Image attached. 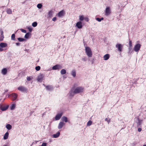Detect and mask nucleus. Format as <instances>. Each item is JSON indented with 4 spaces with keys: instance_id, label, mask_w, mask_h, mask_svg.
<instances>
[{
    "instance_id": "f257e3e1",
    "label": "nucleus",
    "mask_w": 146,
    "mask_h": 146,
    "mask_svg": "<svg viewBox=\"0 0 146 146\" xmlns=\"http://www.w3.org/2000/svg\"><path fill=\"white\" fill-rule=\"evenodd\" d=\"M84 88L82 86H79L76 88L73 91L74 94H77L83 92Z\"/></svg>"
},
{
    "instance_id": "f03ea898",
    "label": "nucleus",
    "mask_w": 146,
    "mask_h": 146,
    "mask_svg": "<svg viewBox=\"0 0 146 146\" xmlns=\"http://www.w3.org/2000/svg\"><path fill=\"white\" fill-rule=\"evenodd\" d=\"M85 51L88 57H90L92 56V52L91 49L89 47H85Z\"/></svg>"
},
{
    "instance_id": "7ed1b4c3",
    "label": "nucleus",
    "mask_w": 146,
    "mask_h": 146,
    "mask_svg": "<svg viewBox=\"0 0 146 146\" xmlns=\"http://www.w3.org/2000/svg\"><path fill=\"white\" fill-rule=\"evenodd\" d=\"M105 15L106 16L110 15L111 13V11L110 7H106V9L104 11Z\"/></svg>"
},
{
    "instance_id": "20e7f679",
    "label": "nucleus",
    "mask_w": 146,
    "mask_h": 146,
    "mask_svg": "<svg viewBox=\"0 0 146 146\" xmlns=\"http://www.w3.org/2000/svg\"><path fill=\"white\" fill-rule=\"evenodd\" d=\"M141 46V45L140 44H137L134 46L133 50L135 52H138Z\"/></svg>"
},
{
    "instance_id": "39448f33",
    "label": "nucleus",
    "mask_w": 146,
    "mask_h": 146,
    "mask_svg": "<svg viewBox=\"0 0 146 146\" xmlns=\"http://www.w3.org/2000/svg\"><path fill=\"white\" fill-rule=\"evenodd\" d=\"M7 44L6 43L1 42L0 43V52H2L4 50L3 48L7 47Z\"/></svg>"
},
{
    "instance_id": "423d86ee",
    "label": "nucleus",
    "mask_w": 146,
    "mask_h": 146,
    "mask_svg": "<svg viewBox=\"0 0 146 146\" xmlns=\"http://www.w3.org/2000/svg\"><path fill=\"white\" fill-rule=\"evenodd\" d=\"M18 89L20 91L27 93V90L25 87L23 86H20L18 88Z\"/></svg>"
},
{
    "instance_id": "0eeeda50",
    "label": "nucleus",
    "mask_w": 146,
    "mask_h": 146,
    "mask_svg": "<svg viewBox=\"0 0 146 146\" xmlns=\"http://www.w3.org/2000/svg\"><path fill=\"white\" fill-rule=\"evenodd\" d=\"M116 47L118 49V51L121 52H122L123 48V45L120 44H117L116 45Z\"/></svg>"
},
{
    "instance_id": "6e6552de",
    "label": "nucleus",
    "mask_w": 146,
    "mask_h": 146,
    "mask_svg": "<svg viewBox=\"0 0 146 146\" xmlns=\"http://www.w3.org/2000/svg\"><path fill=\"white\" fill-rule=\"evenodd\" d=\"M10 96L12 97V100L14 101L17 99L18 95L17 94L14 93L11 94Z\"/></svg>"
},
{
    "instance_id": "1a4fd4ad",
    "label": "nucleus",
    "mask_w": 146,
    "mask_h": 146,
    "mask_svg": "<svg viewBox=\"0 0 146 146\" xmlns=\"http://www.w3.org/2000/svg\"><path fill=\"white\" fill-rule=\"evenodd\" d=\"M65 12L64 10H62L60 11L57 14V16L59 17H61L64 15Z\"/></svg>"
},
{
    "instance_id": "9d476101",
    "label": "nucleus",
    "mask_w": 146,
    "mask_h": 146,
    "mask_svg": "<svg viewBox=\"0 0 146 146\" xmlns=\"http://www.w3.org/2000/svg\"><path fill=\"white\" fill-rule=\"evenodd\" d=\"M44 77V75L43 74H40L38 77L37 80L39 82H41L43 80Z\"/></svg>"
},
{
    "instance_id": "9b49d317",
    "label": "nucleus",
    "mask_w": 146,
    "mask_h": 146,
    "mask_svg": "<svg viewBox=\"0 0 146 146\" xmlns=\"http://www.w3.org/2000/svg\"><path fill=\"white\" fill-rule=\"evenodd\" d=\"M76 26L78 29L82 28V22L80 21L78 22L76 24Z\"/></svg>"
},
{
    "instance_id": "f8f14e48",
    "label": "nucleus",
    "mask_w": 146,
    "mask_h": 146,
    "mask_svg": "<svg viewBox=\"0 0 146 146\" xmlns=\"http://www.w3.org/2000/svg\"><path fill=\"white\" fill-rule=\"evenodd\" d=\"M62 115V113L58 114L55 117L56 120H59Z\"/></svg>"
},
{
    "instance_id": "ddd939ff",
    "label": "nucleus",
    "mask_w": 146,
    "mask_h": 146,
    "mask_svg": "<svg viewBox=\"0 0 146 146\" xmlns=\"http://www.w3.org/2000/svg\"><path fill=\"white\" fill-rule=\"evenodd\" d=\"M65 125V123L63 122H60L58 124V128L60 129L62 128V127Z\"/></svg>"
},
{
    "instance_id": "4468645a",
    "label": "nucleus",
    "mask_w": 146,
    "mask_h": 146,
    "mask_svg": "<svg viewBox=\"0 0 146 146\" xmlns=\"http://www.w3.org/2000/svg\"><path fill=\"white\" fill-rule=\"evenodd\" d=\"M7 73V70L6 68H4L2 70L1 73L3 75H6Z\"/></svg>"
},
{
    "instance_id": "2eb2a0df",
    "label": "nucleus",
    "mask_w": 146,
    "mask_h": 146,
    "mask_svg": "<svg viewBox=\"0 0 146 146\" xmlns=\"http://www.w3.org/2000/svg\"><path fill=\"white\" fill-rule=\"evenodd\" d=\"M110 57V55L109 54H107L104 56V60H106L108 59Z\"/></svg>"
},
{
    "instance_id": "dca6fc26",
    "label": "nucleus",
    "mask_w": 146,
    "mask_h": 146,
    "mask_svg": "<svg viewBox=\"0 0 146 146\" xmlns=\"http://www.w3.org/2000/svg\"><path fill=\"white\" fill-rule=\"evenodd\" d=\"M4 38L3 35V32L2 31H1V36L0 37V41H1L3 40V38Z\"/></svg>"
},
{
    "instance_id": "f3484780",
    "label": "nucleus",
    "mask_w": 146,
    "mask_h": 146,
    "mask_svg": "<svg viewBox=\"0 0 146 146\" xmlns=\"http://www.w3.org/2000/svg\"><path fill=\"white\" fill-rule=\"evenodd\" d=\"M9 136V133L7 132L5 134L4 136V139H6L8 138Z\"/></svg>"
},
{
    "instance_id": "a211bd4d",
    "label": "nucleus",
    "mask_w": 146,
    "mask_h": 146,
    "mask_svg": "<svg viewBox=\"0 0 146 146\" xmlns=\"http://www.w3.org/2000/svg\"><path fill=\"white\" fill-rule=\"evenodd\" d=\"M71 74L74 77H75L76 75V71L74 70H72L71 72Z\"/></svg>"
},
{
    "instance_id": "6ab92c4d",
    "label": "nucleus",
    "mask_w": 146,
    "mask_h": 146,
    "mask_svg": "<svg viewBox=\"0 0 146 146\" xmlns=\"http://www.w3.org/2000/svg\"><path fill=\"white\" fill-rule=\"evenodd\" d=\"M62 120L66 122L68 121L67 118L65 116H63L62 118Z\"/></svg>"
},
{
    "instance_id": "aec40b11",
    "label": "nucleus",
    "mask_w": 146,
    "mask_h": 146,
    "mask_svg": "<svg viewBox=\"0 0 146 146\" xmlns=\"http://www.w3.org/2000/svg\"><path fill=\"white\" fill-rule=\"evenodd\" d=\"M60 133L59 132H57L56 134H54L53 137L54 138H57L59 136Z\"/></svg>"
},
{
    "instance_id": "412c9836",
    "label": "nucleus",
    "mask_w": 146,
    "mask_h": 146,
    "mask_svg": "<svg viewBox=\"0 0 146 146\" xmlns=\"http://www.w3.org/2000/svg\"><path fill=\"white\" fill-rule=\"evenodd\" d=\"M8 108V106H6L5 107H1V110L2 111H5V110H6Z\"/></svg>"
},
{
    "instance_id": "4be33fe9",
    "label": "nucleus",
    "mask_w": 146,
    "mask_h": 146,
    "mask_svg": "<svg viewBox=\"0 0 146 146\" xmlns=\"http://www.w3.org/2000/svg\"><path fill=\"white\" fill-rule=\"evenodd\" d=\"M6 12L8 14H11L12 13V10L10 9H7L6 10Z\"/></svg>"
},
{
    "instance_id": "5701e85b",
    "label": "nucleus",
    "mask_w": 146,
    "mask_h": 146,
    "mask_svg": "<svg viewBox=\"0 0 146 146\" xmlns=\"http://www.w3.org/2000/svg\"><path fill=\"white\" fill-rule=\"evenodd\" d=\"M6 127L8 130L11 129L12 128L11 126L9 124H7L6 126Z\"/></svg>"
},
{
    "instance_id": "b1692460",
    "label": "nucleus",
    "mask_w": 146,
    "mask_h": 146,
    "mask_svg": "<svg viewBox=\"0 0 146 146\" xmlns=\"http://www.w3.org/2000/svg\"><path fill=\"white\" fill-rule=\"evenodd\" d=\"M52 11H50L48 13V16L49 17H51L52 16Z\"/></svg>"
},
{
    "instance_id": "393cba45",
    "label": "nucleus",
    "mask_w": 146,
    "mask_h": 146,
    "mask_svg": "<svg viewBox=\"0 0 146 146\" xmlns=\"http://www.w3.org/2000/svg\"><path fill=\"white\" fill-rule=\"evenodd\" d=\"M66 73V70L64 69H63L60 71V73L62 74H64Z\"/></svg>"
},
{
    "instance_id": "a878e982",
    "label": "nucleus",
    "mask_w": 146,
    "mask_h": 146,
    "mask_svg": "<svg viewBox=\"0 0 146 146\" xmlns=\"http://www.w3.org/2000/svg\"><path fill=\"white\" fill-rule=\"evenodd\" d=\"M11 39L12 40H15V35L14 34H13L11 36Z\"/></svg>"
},
{
    "instance_id": "bb28decb",
    "label": "nucleus",
    "mask_w": 146,
    "mask_h": 146,
    "mask_svg": "<svg viewBox=\"0 0 146 146\" xmlns=\"http://www.w3.org/2000/svg\"><path fill=\"white\" fill-rule=\"evenodd\" d=\"M18 40H19V41L20 42H22L25 40V39L21 38H18Z\"/></svg>"
},
{
    "instance_id": "cd10ccee",
    "label": "nucleus",
    "mask_w": 146,
    "mask_h": 146,
    "mask_svg": "<svg viewBox=\"0 0 146 146\" xmlns=\"http://www.w3.org/2000/svg\"><path fill=\"white\" fill-rule=\"evenodd\" d=\"M92 122L90 120V121H88L87 123V125L88 126H90V125H91V124H92Z\"/></svg>"
},
{
    "instance_id": "c85d7f7f",
    "label": "nucleus",
    "mask_w": 146,
    "mask_h": 146,
    "mask_svg": "<svg viewBox=\"0 0 146 146\" xmlns=\"http://www.w3.org/2000/svg\"><path fill=\"white\" fill-rule=\"evenodd\" d=\"M129 48H131L132 46V41L130 40L129 41Z\"/></svg>"
},
{
    "instance_id": "c756f323",
    "label": "nucleus",
    "mask_w": 146,
    "mask_h": 146,
    "mask_svg": "<svg viewBox=\"0 0 146 146\" xmlns=\"http://www.w3.org/2000/svg\"><path fill=\"white\" fill-rule=\"evenodd\" d=\"M15 107V104H13L11 107V110H14Z\"/></svg>"
},
{
    "instance_id": "7c9ffc66",
    "label": "nucleus",
    "mask_w": 146,
    "mask_h": 146,
    "mask_svg": "<svg viewBox=\"0 0 146 146\" xmlns=\"http://www.w3.org/2000/svg\"><path fill=\"white\" fill-rule=\"evenodd\" d=\"M29 36V33H27L26 34L25 36V38H28Z\"/></svg>"
},
{
    "instance_id": "2f4dec72",
    "label": "nucleus",
    "mask_w": 146,
    "mask_h": 146,
    "mask_svg": "<svg viewBox=\"0 0 146 146\" xmlns=\"http://www.w3.org/2000/svg\"><path fill=\"white\" fill-rule=\"evenodd\" d=\"M37 23L36 22H35L32 23V25L33 27H35L37 26Z\"/></svg>"
},
{
    "instance_id": "473e14b6",
    "label": "nucleus",
    "mask_w": 146,
    "mask_h": 146,
    "mask_svg": "<svg viewBox=\"0 0 146 146\" xmlns=\"http://www.w3.org/2000/svg\"><path fill=\"white\" fill-rule=\"evenodd\" d=\"M42 5L41 3H39L37 5V7L38 9H41L42 7Z\"/></svg>"
},
{
    "instance_id": "72a5a7b5",
    "label": "nucleus",
    "mask_w": 146,
    "mask_h": 146,
    "mask_svg": "<svg viewBox=\"0 0 146 146\" xmlns=\"http://www.w3.org/2000/svg\"><path fill=\"white\" fill-rule=\"evenodd\" d=\"M35 69L36 71H38L40 70V67L39 66H38L35 67Z\"/></svg>"
},
{
    "instance_id": "f704fd0d",
    "label": "nucleus",
    "mask_w": 146,
    "mask_h": 146,
    "mask_svg": "<svg viewBox=\"0 0 146 146\" xmlns=\"http://www.w3.org/2000/svg\"><path fill=\"white\" fill-rule=\"evenodd\" d=\"M84 19V16L83 15L80 16L79 19L80 21H82Z\"/></svg>"
},
{
    "instance_id": "c9c22d12",
    "label": "nucleus",
    "mask_w": 146,
    "mask_h": 146,
    "mask_svg": "<svg viewBox=\"0 0 146 146\" xmlns=\"http://www.w3.org/2000/svg\"><path fill=\"white\" fill-rule=\"evenodd\" d=\"M57 66V65H55L54 66H53L52 67V69L54 70H58L57 66Z\"/></svg>"
},
{
    "instance_id": "e433bc0d",
    "label": "nucleus",
    "mask_w": 146,
    "mask_h": 146,
    "mask_svg": "<svg viewBox=\"0 0 146 146\" xmlns=\"http://www.w3.org/2000/svg\"><path fill=\"white\" fill-rule=\"evenodd\" d=\"M46 89L48 90H50L51 89V87L49 86H46Z\"/></svg>"
},
{
    "instance_id": "4c0bfd02",
    "label": "nucleus",
    "mask_w": 146,
    "mask_h": 146,
    "mask_svg": "<svg viewBox=\"0 0 146 146\" xmlns=\"http://www.w3.org/2000/svg\"><path fill=\"white\" fill-rule=\"evenodd\" d=\"M105 121H107L109 123L110 122V119H108L107 118H106L105 119Z\"/></svg>"
},
{
    "instance_id": "58836bf2",
    "label": "nucleus",
    "mask_w": 146,
    "mask_h": 146,
    "mask_svg": "<svg viewBox=\"0 0 146 146\" xmlns=\"http://www.w3.org/2000/svg\"><path fill=\"white\" fill-rule=\"evenodd\" d=\"M57 66H57L58 70L60 69H61L62 68V66H61L60 65L57 64Z\"/></svg>"
},
{
    "instance_id": "ea45409f",
    "label": "nucleus",
    "mask_w": 146,
    "mask_h": 146,
    "mask_svg": "<svg viewBox=\"0 0 146 146\" xmlns=\"http://www.w3.org/2000/svg\"><path fill=\"white\" fill-rule=\"evenodd\" d=\"M28 29L30 32H31L32 31V29L31 27H28Z\"/></svg>"
},
{
    "instance_id": "a19ab883",
    "label": "nucleus",
    "mask_w": 146,
    "mask_h": 146,
    "mask_svg": "<svg viewBox=\"0 0 146 146\" xmlns=\"http://www.w3.org/2000/svg\"><path fill=\"white\" fill-rule=\"evenodd\" d=\"M84 19L87 22H88L89 20V19L87 17H85L84 18Z\"/></svg>"
},
{
    "instance_id": "79ce46f5",
    "label": "nucleus",
    "mask_w": 146,
    "mask_h": 146,
    "mask_svg": "<svg viewBox=\"0 0 146 146\" xmlns=\"http://www.w3.org/2000/svg\"><path fill=\"white\" fill-rule=\"evenodd\" d=\"M96 20L98 21L99 22H100L101 21V20L100 18H96Z\"/></svg>"
},
{
    "instance_id": "37998d69",
    "label": "nucleus",
    "mask_w": 146,
    "mask_h": 146,
    "mask_svg": "<svg viewBox=\"0 0 146 146\" xmlns=\"http://www.w3.org/2000/svg\"><path fill=\"white\" fill-rule=\"evenodd\" d=\"M27 80L29 81L31 80V78L30 76H27Z\"/></svg>"
},
{
    "instance_id": "c03bdc74",
    "label": "nucleus",
    "mask_w": 146,
    "mask_h": 146,
    "mask_svg": "<svg viewBox=\"0 0 146 146\" xmlns=\"http://www.w3.org/2000/svg\"><path fill=\"white\" fill-rule=\"evenodd\" d=\"M21 31L24 33H26L27 32V31L26 30H25L23 29H22L21 30Z\"/></svg>"
},
{
    "instance_id": "a18cd8bd",
    "label": "nucleus",
    "mask_w": 146,
    "mask_h": 146,
    "mask_svg": "<svg viewBox=\"0 0 146 146\" xmlns=\"http://www.w3.org/2000/svg\"><path fill=\"white\" fill-rule=\"evenodd\" d=\"M137 126L138 127H139L140 125H141V122H140V121H139V122L138 123H137Z\"/></svg>"
},
{
    "instance_id": "49530a36",
    "label": "nucleus",
    "mask_w": 146,
    "mask_h": 146,
    "mask_svg": "<svg viewBox=\"0 0 146 146\" xmlns=\"http://www.w3.org/2000/svg\"><path fill=\"white\" fill-rule=\"evenodd\" d=\"M56 17H54L52 19V21H56Z\"/></svg>"
},
{
    "instance_id": "de8ad7c7",
    "label": "nucleus",
    "mask_w": 146,
    "mask_h": 146,
    "mask_svg": "<svg viewBox=\"0 0 146 146\" xmlns=\"http://www.w3.org/2000/svg\"><path fill=\"white\" fill-rule=\"evenodd\" d=\"M82 60L84 61H86V58H85V57H84V58H82Z\"/></svg>"
},
{
    "instance_id": "09e8293b",
    "label": "nucleus",
    "mask_w": 146,
    "mask_h": 146,
    "mask_svg": "<svg viewBox=\"0 0 146 146\" xmlns=\"http://www.w3.org/2000/svg\"><path fill=\"white\" fill-rule=\"evenodd\" d=\"M141 131V129L140 128H138V131L139 132H140Z\"/></svg>"
},
{
    "instance_id": "8fccbe9b",
    "label": "nucleus",
    "mask_w": 146,
    "mask_h": 146,
    "mask_svg": "<svg viewBox=\"0 0 146 146\" xmlns=\"http://www.w3.org/2000/svg\"><path fill=\"white\" fill-rule=\"evenodd\" d=\"M16 44L17 46H19L20 44V43L19 42H16Z\"/></svg>"
},
{
    "instance_id": "3c124183",
    "label": "nucleus",
    "mask_w": 146,
    "mask_h": 146,
    "mask_svg": "<svg viewBox=\"0 0 146 146\" xmlns=\"http://www.w3.org/2000/svg\"><path fill=\"white\" fill-rule=\"evenodd\" d=\"M100 19L101 20V21L104 20V18L103 17L101 18H100Z\"/></svg>"
},
{
    "instance_id": "603ef678",
    "label": "nucleus",
    "mask_w": 146,
    "mask_h": 146,
    "mask_svg": "<svg viewBox=\"0 0 146 146\" xmlns=\"http://www.w3.org/2000/svg\"><path fill=\"white\" fill-rule=\"evenodd\" d=\"M70 94L72 96H74V95H72V93H70Z\"/></svg>"
},
{
    "instance_id": "864d4df0",
    "label": "nucleus",
    "mask_w": 146,
    "mask_h": 146,
    "mask_svg": "<svg viewBox=\"0 0 146 146\" xmlns=\"http://www.w3.org/2000/svg\"><path fill=\"white\" fill-rule=\"evenodd\" d=\"M8 91V90H7L5 91V92H7Z\"/></svg>"
},
{
    "instance_id": "5fc2aeb1",
    "label": "nucleus",
    "mask_w": 146,
    "mask_h": 146,
    "mask_svg": "<svg viewBox=\"0 0 146 146\" xmlns=\"http://www.w3.org/2000/svg\"><path fill=\"white\" fill-rule=\"evenodd\" d=\"M74 88V87H73L71 89V90L72 91V90L73 89V88Z\"/></svg>"
},
{
    "instance_id": "6e6d98bb",
    "label": "nucleus",
    "mask_w": 146,
    "mask_h": 146,
    "mask_svg": "<svg viewBox=\"0 0 146 146\" xmlns=\"http://www.w3.org/2000/svg\"><path fill=\"white\" fill-rule=\"evenodd\" d=\"M143 146H146V145H143Z\"/></svg>"
}]
</instances>
